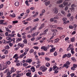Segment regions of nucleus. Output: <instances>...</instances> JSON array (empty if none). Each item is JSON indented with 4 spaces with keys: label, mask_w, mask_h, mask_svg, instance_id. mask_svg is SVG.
<instances>
[{
    "label": "nucleus",
    "mask_w": 77,
    "mask_h": 77,
    "mask_svg": "<svg viewBox=\"0 0 77 77\" xmlns=\"http://www.w3.org/2000/svg\"><path fill=\"white\" fill-rule=\"evenodd\" d=\"M21 43H19L18 44V45H17V46L19 48H20L21 47Z\"/></svg>",
    "instance_id": "nucleus-58"
},
{
    "label": "nucleus",
    "mask_w": 77,
    "mask_h": 77,
    "mask_svg": "<svg viewBox=\"0 0 77 77\" xmlns=\"http://www.w3.org/2000/svg\"><path fill=\"white\" fill-rule=\"evenodd\" d=\"M17 42H18L22 41V38H17Z\"/></svg>",
    "instance_id": "nucleus-14"
},
{
    "label": "nucleus",
    "mask_w": 77,
    "mask_h": 77,
    "mask_svg": "<svg viewBox=\"0 0 77 77\" xmlns=\"http://www.w3.org/2000/svg\"><path fill=\"white\" fill-rule=\"evenodd\" d=\"M71 8H73V7H77V5L75 4H73L71 5Z\"/></svg>",
    "instance_id": "nucleus-33"
},
{
    "label": "nucleus",
    "mask_w": 77,
    "mask_h": 77,
    "mask_svg": "<svg viewBox=\"0 0 77 77\" xmlns=\"http://www.w3.org/2000/svg\"><path fill=\"white\" fill-rule=\"evenodd\" d=\"M0 75H1V77H3V73H2V72H1L0 73Z\"/></svg>",
    "instance_id": "nucleus-56"
},
{
    "label": "nucleus",
    "mask_w": 77,
    "mask_h": 77,
    "mask_svg": "<svg viewBox=\"0 0 77 77\" xmlns=\"http://www.w3.org/2000/svg\"><path fill=\"white\" fill-rule=\"evenodd\" d=\"M59 38H57V39L55 40H54V43H56V42H59Z\"/></svg>",
    "instance_id": "nucleus-29"
},
{
    "label": "nucleus",
    "mask_w": 77,
    "mask_h": 77,
    "mask_svg": "<svg viewBox=\"0 0 77 77\" xmlns=\"http://www.w3.org/2000/svg\"><path fill=\"white\" fill-rule=\"evenodd\" d=\"M30 69L31 70V71H32L33 72H35V71H36V70H35V68L34 66H32V67H31L30 68Z\"/></svg>",
    "instance_id": "nucleus-11"
},
{
    "label": "nucleus",
    "mask_w": 77,
    "mask_h": 77,
    "mask_svg": "<svg viewBox=\"0 0 77 77\" xmlns=\"http://www.w3.org/2000/svg\"><path fill=\"white\" fill-rule=\"evenodd\" d=\"M18 57V55L17 54H15L13 57V58H15Z\"/></svg>",
    "instance_id": "nucleus-63"
},
{
    "label": "nucleus",
    "mask_w": 77,
    "mask_h": 77,
    "mask_svg": "<svg viewBox=\"0 0 77 77\" xmlns=\"http://www.w3.org/2000/svg\"><path fill=\"white\" fill-rule=\"evenodd\" d=\"M32 59H28L26 60V62L29 63H30L32 62Z\"/></svg>",
    "instance_id": "nucleus-9"
},
{
    "label": "nucleus",
    "mask_w": 77,
    "mask_h": 77,
    "mask_svg": "<svg viewBox=\"0 0 77 77\" xmlns=\"http://www.w3.org/2000/svg\"><path fill=\"white\" fill-rule=\"evenodd\" d=\"M35 57L36 58V60H39V59H38V56L37 55H35Z\"/></svg>",
    "instance_id": "nucleus-38"
},
{
    "label": "nucleus",
    "mask_w": 77,
    "mask_h": 77,
    "mask_svg": "<svg viewBox=\"0 0 77 77\" xmlns=\"http://www.w3.org/2000/svg\"><path fill=\"white\" fill-rule=\"evenodd\" d=\"M18 57H17L15 58V59L16 60H15L14 62H19V61L18 60Z\"/></svg>",
    "instance_id": "nucleus-31"
},
{
    "label": "nucleus",
    "mask_w": 77,
    "mask_h": 77,
    "mask_svg": "<svg viewBox=\"0 0 77 77\" xmlns=\"http://www.w3.org/2000/svg\"><path fill=\"white\" fill-rule=\"evenodd\" d=\"M51 31L53 32H54V33H57V30L56 29H52L51 30Z\"/></svg>",
    "instance_id": "nucleus-16"
},
{
    "label": "nucleus",
    "mask_w": 77,
    "mask_h": 77,
    "mask_svg": "<svg viewBox=\"0 0 77 77\" xmlns=\"http://www.w3.org/2000/svg\"><path fill=\"white\" fill-rule=\"evenodd\" d=\"M30 12V10L29 9H27L26 10V13L27 14H29Z\"/></svg>",
    "instance_id": "nucleus-61"
},
{
    "label": "nucleus",
    "mask_w": 77,
    "mask_h": 77,
    "mask_svg": "<svg viewBox=\"0 0 77 77\" xmlns=\"http://www.w3.org/2000/svg\"><path fill=\"white\" fill-rule=\"evenodd\" d=\"M8 66V65H7L6 63L5 64V65L0 64V71L1 70H3L4 69H6L7 68V66Z\"/></svg>",
    "instance_id": "nucleus-1"
},
{
    "label": "nucleus",
    "mask_w": 77,
    "mask_h": 77,
    "mask_svg": "<svg viewBox=\"0 0 77 77\" xmlns=\"http://www.w3.org/2000/svg\"><path fill=\"white\" fill-rule=\"evenodd\" d=\"M50 1H49L47 2H46L45 3V5H46V6H48V5L50 4Z\"/></svg>",
    "instance_id": "nucleus-18"
},
{
    "label": "nucleus",
    "mask_w": 77,
    "mask_h": 77,
    "mask_svg": "<svg viewBox=\"0 0 77 77\" xmlns=\"http://www.w3.org/2000/svg\"><path fill=\"white\" fill-rule=\"evenodd\" d=\"M17 62V64H16L17 66H21V65H22V64H21V63H20V62Z\"/></svg>",
    "instance_id": "nucleus-19"
},
{
    "label": "nucleus",
    "mask_w": 77,
    "mask_h": 77,
    "mask_svg": "<svg viewBox=\"0 0 77 77\" xmlns=\"http://www.w3.org/2000/svg\"><path fill=\"white\" fill-rule=\"evenodd\" d=\"M14 5L16 6H19V2H16Z\"/></svg>",
    "instance_id": "nucleus-22"
},
{
    "label": "nucleus",
    "mask_w": 77,
    "mask_h": 77,
    "mask_svg": "<svg viewBox=\"0 0 77 77\" xmlns=\"http://www.w3.org/2000/svg\"><path fill=\"white\" fill-rule=\"evenodd\" d=\"M61 12L62 14H63L64 15H65V12L64 11H61Z\"/></svg>",
    "instance_id": "nucleus-34"
},
{
    "label": "nucleus",
    "mask_w": 77,
    "mask_h": 77,
    "mask_svg": "<svg viewBox=\"0 0 77 77\" xmlns=\"http://www.w3.org/2000/svg\"><path fill=\"white\" fill-rule=\"evenodd\" d=\"M4 73H7V77H11V73L10 72V71H9V69H6L5 70L4 72Z\"/></svg>",
    "instance_id": "nucleus-2"
},
{
    "label": "nucleus",
    "mask_w": 77,
    "mask_h": 77,
    "mask_svg": "<svg viewBox=\"0 0 77 77\" xmlns=\"http://www.w3.org/2000/svg\"><path fill=\"white\" fill-rule=\"evenodd\" d=\"M45 59L46 60H47V61H49L50 60V58H48L47 57H45Z\"/></svg>",
    "instance_id": "nucleus-47"
},
{
    "label": "nucleus",
    "mask_w": 77,
    "mask_h": 77,
    "mask_svg": "<svg viewBox=\"0 0 77 77\" xmlns=\"http://www.w3.org/2000/svg\"><path fill=\"white\" fill-rule=\"evenodd\" d=\"M8 36H10V37H12L13 38L15 36V34H11L8 35Z\"/></svg>",
    "instance_id": "nucleus-17"
},
{
    "label": "nucleus",
    "mask_w": 77,
    "mask_h": 77,
    "mask_svg": "<svg viewBox=\"0 0 77 77\" xmlns=\"http://www.w3.org/2000/svg\"><path fill=\"white\" fill-rule=\"evenodd\" d=\"M54 14H57L58 13V8H56L54 9Z\"/></svg>",
    "instance_id": "nucleus-7"
},
{
    "label": "nucleus",
    "mask_w": 77,
    "mask_h": 77,
    "mask_svg": "<svg viewBox=\"0 0 77 77\" xmlns=\"http://www.w3.org/2000/svg\"><path fill=\"white\" fill-rule=\"evenodd\" d=\"M40 69L42 70V71L43 72H45L47 69V68L45 66H43L41 67Z\"/></svg>",
    "instance_id": "nucleus-5"
},
{
    "label": "nucleus",
    "mask_w": 77,
    "mask_h": 77,
    "mask_svg": "<svg viewBox=\"0 0 77 77\" xmlns=\"http://www.w3.org/2000/svg\"><path fill=\"white\" fill-rule=\"evenodd\" d=\"M38 26V24H36L35 27L32 28H31L30 30L31 32H33L34 31V30H36V27H37V26Z\"/></svg>",
    "instance_id": "nucleus-6"
},
{
    "label": "nucleus",
    "mask_w": 77,
    "mask_h": 77,
    "mask_svg": "<svg viewBox=\"0 0 77 77\" xmlns=\"http://www.w3.org/2000/svg\"><path fill=\"white\" fill-rule=\"evenodd\" d=\"M69 47L71 49V50H74V48H73V46L72 45V44H70L69 45Z\"/></svg>",
    "instance_id": "nucleus-13"
},
{
    "label": "nucleus",
    "mask_w": 77,
    "mask_h": 77,
    "mask_svg": "<svg viewBox=\"0 0 77 77\" xmlns=\"http://www.w3.org/2000/svg\"><path fill=\"white\" fill-rule=\"evenodd\" d=\"M27 38H32V36L31 35L29 34L27 35Z\"/></svg>",
    "instance_id": "nucleus-46"
},
{
    "label": "nucleus",
    "mask_w": 77,
    "mask_h": 77,
    "mask_svg": "<svg viewBox=\"0 0 77 77\" xmlns=\"http://www.w3.org/2000/svg\"><path fill=\"white\" fill-rule=\"evenodd\" d=\"M9 45H10V47H12V46H13V44L11 43H9Z\"/></svg>",
    "instance_id": "nucleus-64"
},
{
    "label": "nucleus",
    "mask_w": 77,
    "mask_h": 77,
    "mask_svg": "<svg viewBox=\"0 0 77 77\" xmlns=\"http://www.w3.org/2000/svg\"><path fill=\"white\" fill-rule=\"evenodd\" d=\"M23 66H26L28 65V64L27 63H23Z\"/></svg>",
    "instance_id": "nucleus-37"
},
{
    "label": "nucleus",
    "mask_w": 77,
    "mask_h": 77,
    "mask_svg": "<svg viewBox=\"0 0 77 77\" xmlns=\"http://www.w3.org/2000/svg\"><path fill=\"white\" fill-rule=\"evenodd\" d=\"M74 37H73L72 38H71V42H74Z\"/></svg>",
    "instance_id": "nucleus-59"
},
{
    "label": "nucleus",
    "mask_w": 77,
    "mask_h": 77,
    "mask_svg": "<svg viewBox=\"0 0 77 77\" xmlns=\"http://www.w3.org/2000/svg\"><path fill=\"white\" fill-rule=\"evenodd\" d=\"M5 30L6 31L8 32L9 33H11V31L9 29V28L8 27H5Z\"/></svg>",
    "instance_id": "nucleus-21"
},
{
    "label": "nucleus",
    "mask_w": 77,
    "mask_h": 77,
    "mask_svg": "<svg viewBox=\"0 0 77 77\" xmlns=\"http://www.w3.org/2000/svg\"><path fill=\"white\" fill-rule=\"evenodd\" d=\"M27 76H30L31 75V73H27L26 74Z\"/></svg>",
    "instance_id": "nucleus-50"
},
{
    "label": "nucleus",
    "mask_w": 77,
    "mask_h": 77,
    "mask_svg": "<svg viewBox=\"0 0 77 77\" xmlns=\"http://www.w3.org/2000/svg\"><path fill=\"white\" fill-rule=\"evenodd\" d=\"M56 35V33H53V35L51 37V38H50V39H53V38L54 37V36H55Z\"/></svg>",
    "instance_id": "nucleus-24"
},
{
    "label": "nucleus",
    "mask_w": 77,
    "mask_h": 77,
    "mask_svg": "<svg viewBox=\"0 0 77 77\" xmlns=\"http://www.w3.org/2000/svg\"><path fill=\"white\" fill-rule=\"evenodd\" d=\"M33 48L34 49H35V50H38L39 49V47L38 46H34L33 47Z\"/></svg>",
    "instance_id": "nucleus-39"
},
{
    "label": "nucleus",
    "mask_w": 77,
    "mask_h": 77,
    "mask_svg": "<svg viewBox=\"0 0 77 77\" xmlns=\"http://www.w3.org/2000/svg\"><path fill=\"white\" fill-rule=\"evenodd\" d=\"M28 3H29V2L27 0L26 1L25 3L26 5H27V6H29L30 5Z\"/></svg>",
    "instance_id": "nucleus-26"
},
{
    "label": "nucleus",
    "mask_w": 77,
    "mask_h": 77,
    "mask_svg": "<svg viewBox=\"0 0 77 77\" xmlns=\"http://www.w3.org/2000/svg\"><path fill=\"white\" fill-rule=\"evenodd\" d=\"M77 64H73V66L71 68V69L72 70H74V69H75V68H77Z\"/></svg>",
    "instance_id": "nucleus-10"
},
{
    "label": "nucleus",
    "mask_w": 77,
    "mask_h": 77,
    "mask_svg": "<svg viewBox=\"0 0 77 77\" xmlns=\"http://www.w3.org/2000/svg\"><path fill=\"white\" fill-rule=\"evenodd\" d=\"M35 37H32L31 39V41H35Z\"/></svg>",
    "instance_id": "nucleus-49"
},
{
    "label": "nucleus",
    "mask_w": 77,
    "mask_h": 77,
    "mask_svg": "<svg viewBox=\"0 0 77 77\" xmlns=\"http://www.w3.org/2000/svg\"><path fill=\"white\" fill-rule=\"evenodd\" d=\"M23 42L25 44H27V40H24Z\"/></svg>",
    "instance_id": "nucleus-60"
},
{
    "label": "nucleus",
    "mask_w": 77,
    "mask_h": 77,
    "mask_svg": "<svg viewBox=\"0 0 77 77\" xmlns=\"http://www.w3.org/2000/svg\"><path fill=\"white\" fill-rule=\"evenodd\" d=\"M39 33H40V32L38 31L34 33L35 34L36 36H37V35H38Z\"/></svg>",
    "instance_id": "nucleus-32"
},
{
    "label": "nucleus",
    "mask_w": 77,
    "mask_h": 77,
    "mask_svg": "<svg viewBox=\"0 0 77 77\" xmlns=\"http://www.w3.org/2000/svg\"><path fill=\"white\" fill-rule=\"evenodd\" d=\"M64 7L63 4H61L59 6V8H63Z\"/></svg>",
    "instance_id": "nucleus-48"
},
{
    "label": "nucleus",
    "mask_w": 77,
    "mask_h": 77,
    "mask_svg": "<svg viewBox=\"0 0 77 77\" xmlns=\"http://www.w3.org/2000/svg\"><path fill=\"white\" fill-rule=\"evenodd\" d=\"M5 20H0V24H3V22H4Z\"/></svg>",
    "instance_id": "nucleus-27"
},
{
    "label": "nucleus",
    "mask_w": 77,
    "mask_h": 77,
    "mask_svg": "<svg viewBox=\"0 0 77 77\" xmlns=\"http://www.w3.org/2000/svg\"><path fill=\"white\" fill-rule=\"evenodd\" d=\"M56 68L57 69H56L55 70L54 72V74H57V73H58V72H59V69L58 67H57V66H53V69L54 70Z\"/></svg>",
    "instance_id": "nucleus-4"
},
{
    "label": "nucleus",
    "mask_w": 77,
    "mask_h": 77,
    "mask_svg": "<svg viewBox=\"0 0 77 77\" xmlns=\"http://www.w3.org/2000/svg\"><path fill=\"white\" fill-rule=\"evenodd\" d=\"M63 66L64 67H66V68H68V67L69 66L67 64L65 63L64 64Z\"/></svg>",
    "instance_id": "nucleus-15"
},
{
    "label": "nucleus",
    "mask_w": 77,
    "mask_h": 77,
    "mask_svg": "<svg viewBox=\"0 0 77 77\" xmlns=\"http://www.w3.org/2000/svg\"><path fill=\"white\" fill-rule=\"evenodd\" d=\"M16 71V69L14 68V67H12L11 68V74H12V72H15Z\"/></svg>",
    "instance_id": "nucleus-12"
},
{
    "label": "nucleus",
    "mask_w": 77,
    "mask_h": 77,
    "mask_svg": "<svg viewBox=\"0 0 77 77\" xmlns=\"http://www.w3.org/2000/svg\"><path fill=\"white\" fill-rule=\"evenodd\" d=\"M34 52V51L33 49H31L30 51V53H33Z\"/></svg>",
    "instance_id": "nucleus-54"
},
{
    "label": "nucleus",
    "mask_w": 77,
    "mask_h": 77,
    "mask_svg": "<svg viewBox=\"0 0 77 77\" xmlns=\"http://www.w3.org/2000/svg\"><path fill=\"white\" fill-rule=\"evenodd\" d=\"M68 2H63V5L64 6H69L71 5V3H69L68 4Z\"/></svg>",
    "instance_id": "nucleus-8"
},
{
    "label": "nucleus",
    "mask_w": 77,
    "mask_h": 77,
    "mask_svg": "<svg viewBox=\"0 0 77 77\" xmlns=\"http://www.w3.org/2000/svg\"><path fill=\"white\" fill-rule=\"evenodd\" d=\"M63 21H66V20H67V18L66 17H64L62 19Z\"/></svg>",
    "instance_id": "nucleus-53"
},
{
    "label": "nucleus",
    "mask_w": 77,
    "mask_h": 77,
    "mask_svg": "<svg viewBox=\"0 0 77 77\" xmlns=\"http://www.w3.org/2000/svg\"><path fill=\"white\" fill-rule=\"evenodd\" d=\"M30 28H31V26H29L26 28V30H29Z\"/></svg>",
    "instance_id": "nucleus-45"
},
{
    "label": "nucleus",
    "mask_w": 77,
    "mask_h": 77,
    "mask_svg": "<svg viewBox=\"0 0 77 77\" xmlns=\"http://www.w3.org/2000/svg\"><path fill=\"white\" fill-rule=\"evenodd\" d=\"M71 16V14L69 13L67 14V17H70V16Z\"/></svg>",
    "instance_id": "nucleus-51"
},
{
    "label": "nucleus",
    "mask_w": 77,
    "mask_h": 77,
    "mask_svg": "<svg viewBox=\"0 0 77 77\" xmlns=\"http://www.w3.org/2000/svg\"><path fill=\"white\" fill-rule=\"evenodd\" d=\"M62 2V0H60L57 1L56 2L57 4H59V3H61Z\"/></svg>",
    "instance_id": "nucleus-23"
},
{
    "label": "nucleus",
    "mask_w": 77,
    "mask_h": 77,
    "mask_svg": "<svg viewBox=\"0 0 77 77\" xmlns=\"http://www.w3.org/2000/svg\"><path fill=\"white\" fill-rule=\"evenodd\" d=\"M37 64H39L41 63V61H39V60H37Z\"/></svg>",
    "instance_id": "nucleus-55"
},
{
    "label": "nucleus",
    "mask_w": 77,
    "mask_h": 77,
    "mask_svg": "<svg viewBox=\"0 0 77 77\" xmlns=\"http://www.w3.org/2000/svg\"><path fill=\"white\" fill-rule=\"evenodd\" d=\"M50 48V45H48L47 47L45 46H43L41 47V49L44 50V51H47V50L48 48Z\"/></svg>",
    "instance_id": "nucleus-3"
},
{
    "label": "nucleus",
    "mask_w": 77,
    "mask_h": 77,
    "mask_svg": "<svg viewBox=\"0 0 77 77\" xmlns=\"http://www.w3.org/2000/svg\"><path fill=\"white\" fill-rule=\"evenodd\" d=\"M15 38H13L12 40H11L10 41H8V42L7 43H10V42H11L12 41H15Z\"/></svg>",
    "instance_id": "nucleus-20"
},
{
    "label": "nucleus",
    "mask_w": 77,
    "mask_h": 77,
    "mask_svg": "<svg viewBox=\"0 0 77 77\" xmlns=\"http://www.w3.org/2000/svg\"><path fill=\"white\" fill-rule=\"evenodd\" d=\"M46 66H47V67H48L50 66V64L49 63H47L46 64Z\"/></svg>",
    "instance_id": "nucleus-30"
},
{
    "label": "nucleus",
    "mask_w": 77,
    "mask_h": 77,
    "mask_svg": "<svg viewBox=\"0 0 77 77\" xmlns=\"http://www.w3.org/2000/svg\"><path fill=\"white\" fill-rule=\"evenodd\" d=\"M54 55L55 56H56L57 55V53L56 51H55L54 53Z\"/></svg>",
    "instance_id": "nucleus-57"
},
{
    "label": "nucleus",
    "mask_w": 77,
    "mask_h": 77,
    "mask_svg": "<svg viewBox=\"0 0 77 77\" xmlns=\"http://www.w3.org/2000/svg\"><path fill=\"white\" fill-rule=\"evenodd\" d=\"M74 49H71V53H72V54H74Z\"/></svg>",
    "instance_id": "nucleus-41"
},
{
    "label": "nucleus",
    "mask_w": 77,
    "mask_h": 77,
    "mask_svg": "<svg viewBox=\"0 0 77 77\" xmlns=\"http://www.w3.org/2000/svg\"><path fill=\"white\" fill-rule=\"evenodd\" d=\"M73 18H74V17H73V16L70 17V21H73Z\"/></svg>",
    "instance_id": "nucleus-43"
},
{
    "label": "nucleus",
    "mask_w": 77,
    "mask_h": 77,
    "mask_svg": "<svg viewBox=\"0 0 77 77\" xmlns=\"http://www.w3.org/2000/svg\"><path fill=\"white\" fill-rule=\"evenodd\" d=\"M10 16H11V17H15V14H13L11 15Z\"/></svg>",
    "instance_id": "nucleus-52"
},
{
    "label": "nucleus",
    "mask_w": 77,
    "mask_h": 77,
    "mask_svg": "<svg viewBox=\"0 0 77 77\" xmlns=\"http://www.w3.org/2000/svg\"><path fill=\"white\" fill-rule=\"evenodd\" d=\"M66 64L69 65H70V64H71V62H69V61H66Z\"/></svg>",
    "instance_id": "nucleus-44"
},
{
    "label": "nucleus",
    "mask_w": 77,
    "mask_h": 77,
    "mask_svg": "<svg viewBox=\"0 0 77 77\" xmlns=\"http://www.w3.org/2000/svg\"><path fill=\"white\" fill-rule=\"evenodd\" d=\"M55 50V48H52L50 50V52H53Z\"/></svg>",
    "instance_id": "nucleus-25"
},
{
    "label": "nucleus",
    "mask_w": 77,
    "mask_h": 77,
    "mask_svg": "<svg viewBox=\"0 0 77 77\" xmlns=\"http://www.w3.org/2000/svg\"><path fill=\"white\" fill-rule=\"evenodd\" d=\"M67 57V55L66 54H65L63 56V58H65V57Z\"/></svg>",
    "instance_id": "nucleus-62"
},
{
    "label": "nucleus",
    "mask_w": 77,
    "mask_h": 77,
    "mask_svg": "<svg viewBox=\"0 0 77 77\" xmlns=\"http://www.w3.org/2000/svg\"><path fill=\"white\" fill-rule=\"evenodd\" d=\"M39 21V18H36L34 20V22H37Z\"/></svg>",
    "instance_id": "nucleus-28"
},
{
    "label": "nucleus",
    "mask_w": 77,
    "mask_h": 77,
    "mask_svg": "<svg viewBox=\"0 0 77 77\" xmlns=\"http://www.w3.org/2000/svg\"><path fill=\"white\" fill-rule=\"evenodd\" d=\"M51 26V27H52V28H54V29H55V28L57 27V26L56 25H52Z\"/></svg>",
    "instance_id": "nucleus-42"
},
{
    "label": "nucleus",
    "mask_w": 77,
    "mask_h": 77,
    "mask_svg": "<svg viewBox=\"0 0 77 77\" xmlns=\"http://www.w3.org/2000/svg\"><path fill=\"white\" fill-rule=\"evenodd\" d=\"M69 28L70 29H74V27H73L72 25H70L69 26Z\"/></svg>",
    "instance_id": "nucleus-35"
},
{
    "label": "nucleus",
    "mask_w": 77,
    "mask_h": 77,
    "mask_svg": "<svg viewBox=\"0 0 77 77\" xmlns=\"http://www.w3.org/2000/svg\"><path fill=\"white\" fill-rule=\"evenodd\" d=\"M71 56V54H68L67 55V57H70Z\"/></svg>",
    "instance_id": "nucleus-36"
},
{
    "label": "nucleus",
    "mask_w": 77,
    "mask_h": 77,
    "mask_svg": "<svg viewBox=\"0 0 77 77\" xmlns=\"http://www.w3.org/2000/svg\"><path fill=\"white\" fill-rule=\"evenodd\" d=\"M45 23L42 24L40 26L41 27H42V28H43V27L45 26Z\"/></svg>",
    "instance_id": "nucleus-40"
}]
</instances>
